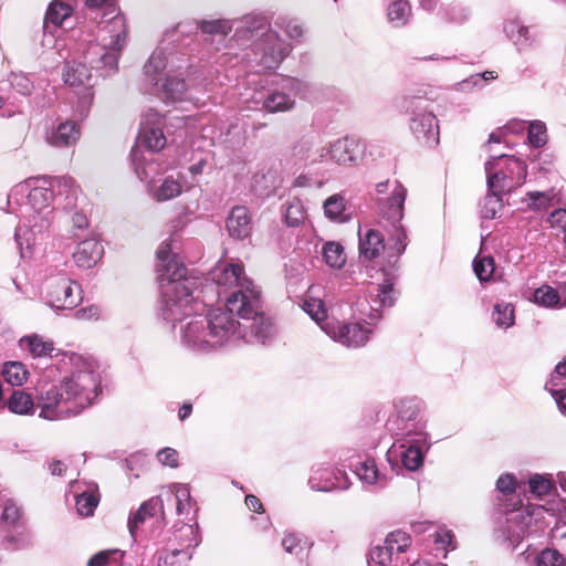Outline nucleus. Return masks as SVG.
<instances>
[{
    "label": "nucleus",
    "instance_id": "nucleus-13",
    "mask_svg": "<svg viewBox=\"0 0 566 566\" xmlns=\"http://www.w3.org/2000/svg\"><path fill=\"white\" fill-rule=\"evenodd\" d=\"M306 91V84L297 78H286L280 88L254 92L251 102L255 108L268 113L289 112L295 106V98Z\"/></svg>",
    "mask_w": 566,
    "mask_h": 566
},
{
    "label": "nucleus",
    "instance_id": "nucleus-41",
    "mask_svg": "<svg viewBox=\"0 0 566 566\" xmlns=\"http://www.w3.org/2000/svg\"><path fill=\"white\" fill-rule=\"evenodd\" d=\"M285 222L290 227H298L306 218V211L300 199L287 202L284 212Z\"/></svg>",
    "mask_w": 566,
    "mask_h": 566
},
{
    "label": "nucleus",
    "instance_id": "nucleus-22",
    "mask_svg": "<svg viewBox=\"0 0 566 566\" xmlns=\"http://www.w3.org/2000/svg\"><path fill=\"white\" fill-rule=\"evenodd\" d=\"M395 240H390V229L388 230V242L385 243L384 237L377 230L369 229L364 235L359 237V253L365 260H374L380 255L381 252L387 253L388 259L399 258L389 249L394 245Z\"/></svg>",
    "mask_w": 566,
    "mask_h": 566
},
{
    "label": "nucleus",
    "instance_id": "nucleus-3",
    "mask_svg": "<svg viewBox=\"0 0 566 566\" xmlns=\"http://www.w3.org/2000/svg\"><path fill=\"white\" fill-rule=\"evenodd\" d=\"M40 184L41 179L29 178L17 184L8 195V212L22 219L14 233L22 256L24 249L31 250L53 220V192Z\"/></svg>",
    "mask_w": 566,
    "mask_h": 566
},
{
    "label": "nucleus",
    "instance_id": "nucleus-45",
    "mask_svg": "<svg viewBox=\"0 0 566 566\" xmlns=\"http://www.w3.org/2000/svg\"><path fill=\"white\" fill-rule=\"evenodd\" d=\"M122 557L123 553L118 549L103 551L93 555L88 559L87 566H123L120 564Z\"/></svg>",
    "mask_w": 566,
    "mask_h": 566
},
{
    "label": "nucleus",
    "instance_id": "nucleus-37",
    "mask_svg": "<svg viewBox=\"0 0 566 566\" xmlns=\"http://www.w3.org/2000/svg\"><path fill=\"white\" fill-rule=\"evenodd\" d=\"M325 216L337 222H345L347 220L345 216V198L339 193L332 195L328 197L323 205Z\"/></svg>",
    "mask_w": 566,
    "mask_h": 566
},
{
    "label": "nucleus",
    "instance_id": "nucleus-19",
    "mask_svg": "<svg viewBox=\"0 0 566 566\" xmlns=\"http://www.w3.org/2000/svg\"><path fill=\"white\" fill-rule=\"evenodd\" d=\"M410 536L402 531L389 533L381 545L374 546L369 552V560L386 566L392 562L398 563V555L410 546Z\"/></svg>",
    "mask_w": 566,
    "mask_h": 566
},
{
    "label": "nucleus",
    "instance_id": "nucleus-50",
    "mask_svg": "<svg viewBox=\"0 0 566 566\" xmlns=\"http://www.w3.org/2000/svg\"><path fill=\"white\" fill-rule=\"evenodd\" d=\"M534 301L538 305H542L545 307H553L559 303L560 297L556 290H554L553 287H551L548 285H543L535 291Z\"/></svg>",
    "mask_w": 566,
    "mask_h": 566
},
{
    "label": "nucleus",
    "instance_id": "nucleus-12",
    "mask_svg": "<svg viewBox=\"0 0 566 566\" xmlns=\"http://www.w3.org/2000/svg\"><path fill=\"white\" fill-rule=\"evenodd\" d=\"M44 289L46 304L56 310H72L82 300L80 285L72 281L65 269L46 270Z\"/></svg>",
    "mask_w": 566,
    "mask_h": 566
},
{
    "label": "nucleus",
    "instance_id": "nucleus-62",
    "mask_svg": "<svg viewBox=\"0 0 566 566\" xmlns=\"http://www.w3.org/2000/svg\"><path fill=\"white\" fill-rule=\"evenodd\" d=\"M515 486V478L510 473L502 474L496 481V490L503 494L514 493Z\"/></svg>",
    "mask_w": 566,
    "mask_h": 566
},
{
    "label": "nucleus",
    "instance_id": "nucleus-24",
    "mask_svg": "<svg viewBox=\"0 0 566 566\" xmlns=\"http://www.w3.org/2000/svg\"><path fill=\"white\" fill-rule=\"evenodd\" d=\"M103 245L95 239L81 241L73 252V260L81 269H91L97 264L103 256Z\"/></svg>",
    "mask_w": 566,
    "mask_h": 566
},
{
    "label": "nucleus",
    "instance_id": "nucleus-17",
    "mask_svg": "<svg viewBox=\"0 0 566 566\" xmlns=\"http://www.w3.org/2000/svg\"><path fill=\"white\" fill-rule=\"evenodd\" d=\"M428 438L429 434L421 431L418 434L396 437L389 453L399 458L407 470L416 471L422 465L424 453L429 449Z\"/></svg>",
    "mask_w": 566,
    "mask_h": 566
},
{
    "label": "nucleus",
    "instance_id": "nucleus-55",
    "mask_svg": "<svg viewBox=\"0 0 566 566\" xmlns=\"http://www.w3.org/2000/svg\"><path fill=\"white\" fill-rule=\"evenodd\" d=\"M528 207L533 210H546L553 200V196L549 192L543 191H530L527 192Z\"/></svg>",
    "mask_w": 566,
    "mask_h": 566
},
{
    "label": "nucleus",
    "instance_id": "nucleus-59",
    "mask_svg": "<svg viewBox=\"0 0 566 566\" xmlns=\"http://www.w3.org/2000/svg\"><path fill=\"white\" fill-rule=\"evenodd\" d=\"M282 546L284 551L289 554H294L298 556L303 549V541L301 536L296 534H286L282 539Z\"/></svg>",
    "mask_w": 566,
    "mask_h": 566
},
{
    "label": "nucleus",
    "instance_id": "nucleus-49",
    "mask_svg": "<svg viewBox=\"0 0 566 566\" xmlns=\"http://www.w3.org/2000/svg\"><path fill=\"white\" fill-rule=\"evenodd\" d=\"M496 78V74L493 71H486L484 73L473 74L467 80L458 83L460 91H470L473 88H482L488 82Z\"/></svg>",
    "mask_w": 566,
    "mask_h": 566
},
{
    "label": "nucleus",
    "instance_id": "nucleus-2",
    "mask_svg": "<svg viewBox=\"0 0 566 566\" xmlns=\"http://www.w3.org/2000/svg\"><path fill=\"white\" fill-rule=\"evenodd\" d=\"M61 360L72 367L70 374L38 394L39 417L49 421L81 415L101 392V377L92 363L75 353L62 354Z\"/></svg>",
    "mask_w": 566,
    "mask_h": 566
},
{
    "label": "nucleus",
    "instance_id": "nucleus-32",
    "mask_svg": "<svg viewBox=\"0 0 566 566\" xmlns=\"http://www.w3.org/2000/svg\"><path fill=\"white\" fill-rule=\"evenodd\" d=\"M22 348H27L33 357H57L60 354H53L55 348L53 342L45 340L43 337L34 334L20 339Z\"/></svg>",
    "mask_w": 566,
    "mask_h": 566
},
{
    "label": "nucleus",
    "instance_id": "nucleus-5",
    "mask_svg": "<svg viewBox=\"0 0 566 566\" xmlns=\"http://www.w3.org/2000/svg\"><path fill=\"white\" fill-rule=\"evenodd\" d=\"M175 35V32L167 33L143 67V88L165 103L189 99L188 84L180 74H177L181 69L180 57L170 48Z\"/></svg>",
    "mask_w": 566,
    "mask_h": 566
},
{
    "label": "nucleus",
    "instance_id": "nucleus-57",
    "mask_svg": "<svg viewBox=\"0 0 566 566\" xmlns=\"http://www.w3.org/2000/svg\"><path fill=\"white\" fill-rule=\"evenodd\" d=\"M565 559L556 549H544L536 558V566H562Z\"/></svg>",
    "mask_w": 566,
    "mask_h": 566
},
{
    "label": "nucleus",
    "instance_id": "nucleus-47",
    "mask_svg": "<svg viewBox=\"0 0 566 566\" xmlns=\"http://www.w3.org/2000/svg\"><path fill=\"white\" fill-rule=\"evenodd\" d=\"M303 310L315 321L321 327L327 322V312L322 300L308 298L304 301Z\"/></svg>",
    "mask_w": 566,
    "mask_h": 566
},
{
    "label": "nucleus",
    "instance_id": "nucleus-34",
    "mask_svg": "<svg viewBox=\"0 0 566 566\" xmlns=\"http://www.w3.org/2000/svg\"><path fill=\"white\" fill-rule=\"evenodd\" d=\"M7 405L8 409L15 415H32L35 410L31 395L22 390H14Z\"/></svg>",
    "mask_w": 566,
    "mask_h": 566
},
{
    "label": "nucleus",
    "instance_id": "nucleus-35",
    "mask_svg": "<svg viewBox=\"0 0 566 566\" xmlns=\"http://www.w3.org/2000/svg\"><path fill=\"white\" fill-rule=\"evenodd\" d=\"M387 15L392 25L402 27L411 15V8L407 0H390Z\"/></svg>",
    "mask_w": 566,
    "mask_h": 566
},
{
    "label": "nucleus",
    "instance_id": "nucleus-9",
    "mask_svg": "<svg viewBox=\"0 0 566 566\" xmlns=\"http://www.w3.org/2000/svg\"><path fill=\"white\" fill-rule=\"evenodd\" d=\"M376 192L379 216L390 227V240H395L389 249L401 255L408 245L407 232L401 224L407 189L398 180H385L376 185Z\"/></svg>",
    "mask_w": 566,
    "mask_h": 566
},
{
    "label": "nucleus",
    "instance_id": "nucleus-21",
    "mask_svg": "<svg viewBox=\"0 0 566 566\" xmlns=\"http://www.w3.org/2000/svg\"><path fill=\"white\" fill-rule=\"evenodd\" d=\"M308 485L313 491L331 492L333 490H347L350 486V481L346 472L340 469L317 465L312 469Z\"/></svg>",
    "mask_w": 566,
    "mask_h": 566
},
{
    "label": "nucleus",
    "instance_id": "nucleus-16",
    "mask_svg": "<svg viewBox=\"0 0 566 566\" xmlns=\"http://www.w3.org/2000/svg\"><path fill=\"white\" fill-rule=\"evenodd\" d=\"M545 509L541 505L512 512L506 520L505 541L515 547L525 536L542 532L545 528Z\"/></svg>",
    "mask_w": 566,
    "mask_h": 566
},
{
    "label": "nucleus",
    "instance_id": "nucleus-48",
    "mask_svg": "<svg viewBox=\"0 0 566 566\" xmlns=\"http://www.w3.org/2000/svg\"><path fill=\"white\" fill-rule=\"evenodd\" d=\"M175 499H176V511L179 515H185L188 517L190 511L192 509V502L190 496V490L187 485H177L175 488Z\"/></svg>",
    "mask_w": 566,
    "mask_h": 566
},
{
    "label": "nucleus",
    "instance_id": "nucleus-30",
    "mask_svg": "<svg viewBox=\"0 0 566 566\" xmlns=\"http://www.w3.org/2000/svg\"><path fill=\"white\" fill-rule=\"evenodd\" d=\"M163 511V500L159 496H155L144 502L139 509L128 518V530L132 536H135V532L138 526L148 517H153L157 512Z\"/></svg>",
    "mask_w": 566,
    "mask_h": 566
},
{
    "label": "nucleus",
    "instance_id": "nucleus-6",
    "mask_svg": "<svg viewBox=\"0 0 566 566\" xmlns=\"http://www.w3.org/2000/svg\"><path fill=\"white\" fill-rule=\"evenodd\" d=\"M241 23L235 35L241 41L250 42L242 61L256 72L277 69L291 52V45L277 31L269 28L262 15H247Z\"/></svg>",
    "mask_w": 566,
    "mask_h": 566
},
{
    "label": "nucleus",
    "instance_id": "nucleus-14",
    "mask_svg": "<svg viewBox=\"0 0 566 566\" xmlns=\"http://www.w3.org/2000/svg\"><path fill=\"white\" fill-rule=\"evenodd\" d=\"M397 416L388 421L389 431L395 437H407L427 432L428 419L423 415V402L416 398L400 399L397 405Z\"/></svg>",
    "mask_w": 566,
    "mask_h": 566
},
{
    "label": "nucleus",
    "instance_id": "nucleus-27",
    "mask_svg": "<svg viewBox=\"0 0 566 566\" xmlns=\"http://www.w3.org/2000/svg\"><path fill=\"white\" fill-rule=\"evenodd\" d=\"M227 229L230 237L234 239L242 240L250 235L252 223L245 207L235 206L231 209L227 219Z\"/></svg>",
    "mask_w": 566,
    "mask_h": 566
},
{
    "label": "nucleus",
    "instance_id": "nucleus-39",
    "mask_svg": "<svg viewBox=\"0 0 566 566\" xmlns=\"http://www.w3.org/2000/svg\"><path fill=\"white\" fill-rule=\"evenodd\" d=\"M29 371L20 361H7L2 367L3 379L12 386H22L28 379Z\"/></svg>",
    "mask_w": 566,
    "mask_h": 566
},
{
    "label": "nucleus",
    "instance_id": "nucleus-46",
    "mask_svg": "<svg viewBox=\"0 0 566 566\" xmlns=\"http://www.w3.org/2000/svg\"><path fill=\"white\" fill-rule=\"evenodd\" d=\"M274 25L282 30L290 39L297 40L303 36L304 29L300 21L289 17H277Z\"/></svg>",
    "mask_w": 566,
    "mask_h": 566
},
{
    "label": "nucleus",
    "instance_id": "nucleus-11",
    "mask_svg": "<svg viewBox=\"0 0 566 566\" xmlns=\"http://www.w3.org/2000/svg\"><path fill=\"white\" fill-rule=\"evenodd\" d=\"M486 182L494 193L509 192L524 184L526 165L523 160L503 153H495L485 163Z\"/></svg>",
    "mask_w": 566,
    "mask_h": 566
},
{
    "label": "nucleus",
    "instance_id": "nucleus-40",
    "mask_svg": "<svg viewBox=\"0 0 566 566\" xmlns=\"http://www.w3.org/2000/svg\"><path fill=\"white\" fill-rule=\"evenodd\" d=\"M182 192V185L179 179L166 177L155 192L158 201H167L178 197Z\"/></svg>",
    "mask_w": 566,
    "mask_h": 566
},
{
    "label": "nucleus",
    "instance_id": "nucleus-64",
    "mask_svg": "<svg viewBox=\"0 0 566 566\" xmlns=\"http://www.w3.org/2000/svg\"><path fill=\"white\" fill-rule=\"evenodd\" d=\"M552 227L560 228L564 232L566 231V209L554 210L548 218Z\"/></svg>",
    "mask_w": 566,
    "mask_h": 566
},
{
    "label": "nucleus",
    "instance_id": "nucleus-18",
    "mask_svg": "<svg viewBox=\"0 0 566 566\" xmlns=\"http://www.w3.org/2000/svg\"><path fill=\"white\" fill-rule=\"evenodd\" d=\"M322 329L333 340L346 347L364 346L371 335L370 326L363 324L360 321L352 323H342L335 319L327 321Z\"/></svg>",
    "mask_w": 566,
    "mask_h": 566
},
{
    "label": "nucleus",
    "instance_id": "nucleus-63",
    "mask_svg": "<svg viewBox=\"0 0 566 566\" xmlns=\"http://www.w3.org/2000/svg\"><path fill=\"white\" fill-rule=\"evenodd\" d=\"M11 84L22 95H29L33 88L31 81L22 74H14Z\"/></svg>",
    "mask_w": 566,
    "mask_h": 566
},
{
    "label": "nucleus",
    "instance_id": "nucleus-42",
    "mask_svg": "<svg viewBox=\"0 0 566 566\" xmlns=\"http://www.w3.org/2000/svg\"><path fill=\"white\" fill-rule=\"evenodd\" d=\"M493 321L501 328H509L514 324V307L510 303H497L494 305Z\"/></svg>",
    "mask_w": 566,
    "mask_h": 566
},
{
    "label": "nucleus",
    "instance_id": "nucleus-61",
    "mask_svg": "<svg viewBox=\"0 0 566 566\" xmlns=\"http://www.w3.org/2000/svg\"><path fill=\"white\" fill-rule=\"evenodd\" d=\"M158 461L170 468L178 467V452L172 448H164L157 452Z\"/></svg>",
    "mask_w": 566,
    "mask_h": 566
},
{
    "label": "nucleus",
    "instance_id": "nucleus-8",
    "mask_svg": "<svg viewBox=\"0 0 566 566\" xmlns=\"http://www.w3.org/2000/svg\"><path fill=\"white\" fill-rule=\"evenodd\" d=\"M206 319L211 349L241 339L247 343L265 344L268 340L272 339L275 333L272 319L265 315L270 331L269 335L260 339L254 335V331L256 332L259 326L256 324H249V327L245 326L248 319L241 315H237L235 311H230L227 305L226 308H211L207 313Z\"/></svg>",
    "mask_w": 566,
    "mask_h": 566
},
{
    "label": "nucleus",
    "instance_id": "nucleus-15",
    "mask_svg": "<svg viewBox=\"0 0 566 566\" xmlns=\"http://www.w3.org/2000/svg\"><path fill=\"white\" fill-rule=\"evenodd\" d=\"M394 302V284L386 280L382 284H373L368 289V296L356 301L354 312L358 321L371 326L380 319L382 308L392 306Z\"/></svg>",
    "mask_w": 566,
    "mask_h": 566
},
{
    "label": "nucleus",
    "instance_id": "nucleus-29",
    "mask_svg": "<svg viewBox=\"0 0 566 566\" xmlns=\"http://www.w3.org/2000/svg\"><path fill=\"white\" fill-rule=\"evenodd\" d=\"M323 147L314 149V143L311 139H301L292 150L295 160L301 165H313L325 161Z\"/></svg>",
    "mask_w": 566,
    "mask_h": 566
},
{
    "label": "nucleus",
    "instance_id": "nucleus-58",
    "mask_svg": "<svg viewBox=\"0 0 566 566\" xmlns=\"http://www.w3.org/2000/svg\"><path fill=\"white\" fill-rule=\"evenodd\" d=\"M434 544L439 549H443L444 552L455 549V544L453 541V534L450 530L439 528L433 534Z\"/></svg>",
    "mask_w": 566,
    "mask_h": 566
},
{
    "label": "nucleus",
    "instance_id": "nucleus-23",
    "mask_svg": "<svg viewBox=\"0 0 566 566\" xmlns=\"http://www.w3.org/2000/svg\"><path fill=\"white\" fill-rule=\"evenodd\" d=\"M80 137V126L72 120H65L56 126H52L45 133L46 143L55 148L73 147Z\"/></svg>",
    "mask_w": 566,
    "mask_h": 566
},
{
    "label": "nucleus",
    "instance_id": "nucleus-7",
    "mask_svg": "<svg viewBox=\"0 0 566 566\" xmlns=\"http://www.w3.org/2000/svg\"><path fill=\"white\" fill-rule=\"evenodd\" d=\"M90 9H104L99 22L98 38L101 42L90 43L85 50V59L93 67L114 72L126 43L125 18L115 6L114 0H85Z\"/></svg>",
    "mask_w": 566,
    "mask_h": 566
},
{
    "label": "nucleus",
    "instance_id": "nucleus-53",
    "mask_svg": "<svg viewBox=\"0 0 566 566\" xmlns=\"http://www.w3.org/2000/svg\"><path fill=\"white\" fill-rule=\"evenodd\" d=\"M490 192L491 193L484 198L481 206V214L484 219H494L502 208L500 198L502 193H494L493 191Z\"/></svg>",
    "mask_w": 566,
    "mask_h": 566
},
{
    "label": "nucleus",
    "instance_id": "nucleus-56",
    "mask_svg": "<svg viewBox=\"0 0 566 566\" xmlns=\"http://www.w3.org/2000/svg\"><path fill=\"white\" fill-rule=\"evenodd\" d=\"M200 30L207 34H228L231 31L230 22L227 20L201 21Z\"/></svg>",
    "mask_w": 566,
    "mask_h": 566
},
{
    "label": "nucleus",
    "instance_id": "nucleus-1",
    "mask_svg": "<svg viewBox=\"0 0 566 566\" xmlns=\"http://www.w3.org/2000/svg\"><path fill=\"white\" fill-rule=\"evenodd\" d=\"M172 240L164 241L157 250V274L161 292V316L171 323H180L181 343L197 352L211 350L206 316L196 313L207 305L201 300L199 277L188 275L185 265L172 253Z\"/></svg>",
    "mask_w": 566,
    "mask_h": 566
},
{
    "label": "nucleus",
    "instance_id": "nucleus-44",
    "mask_svg": "<svg viewBox=\"0 0 566 566\" xmlns=\"http://www.w3.org/2000/svg\"><path fill=\"white\" fill-rule=\"evenodd\" d=\"M355 473L360 481L367 484H375L381 481L376 463L374 459L370 458L361 461L356 467Z\"/></svg>",
    "mask_w": 566,
    "mask_h": 566
},
{
    "label": "nucleus",
    "instance_id": "nucleus-26",
    "mask_svg": "<svg viewBox=\"0 0 566 566\" xmlns=\"http://www.w3.org/2000/svg\"><path fill=\"white\" fill-rule=\"evenodd\" d=\"M72 7L69 3L55 0L53 1L45 13L43 30L44 34H53V29L67 28L69 21L72 18Z\"/></svg>",
    "mask_w": 566,
    "mask_h": 566
},
{
    "label": "nucleus",
    "instance_id": "nucleus-52",
    "mask_svg": "<svg viewBox=\"0 0 566 566\" xmlns=\"http://www.w3.org/2000/svg\"><path fill=\"white\" fill-rule=\"evenodd\" d=\"M528 486L532 494L542 497L551 492L553 482L546 475L533 474L528 480Z\"/></svg>",
    "mask_w": 566,
    "mask_h": 566
},
{
    "label": "nucleus",
    "instance_id": "nucleus-28",
    "mask_svg": "<svg viewBox=\"0 0 566 566\" xmlns=\"http://www.w3.org/2000/svg\"><path fill=\"white\" fill-rule=\"evenodd\" d=\"M84 60H85V63H77V62L73 61V62H67L65 64L64 71H63V80H64L65 84H67L70 86H81V85H85V83L90 81L91 74L86 66L87 60L85 57H84ZM88 64H91V63L88 62ZM90 66L93 69L92 65H90ZM94 70L98 71V69H96V67H94ZM117 70H118V66L116 67V70L114 72L107 73L106 69H99V71L102 72V74L104 76L112 75V74L116 73Z\"/></svg>",
    "mask_w": 566,
    "mask_h": 566
},
{
    "label": "nucleus",
    "instance_id": "nucleus-38",
    "mask_svg": "<svg viewBox=\"0 0 566 566\" xmlns=\"http://www.w3.org/2000/svg\"><path fill=\"white\" fill-rule=\"evenodd\" d=\"M322 255L325 263L333 269H340L346 262L344 248L338 242L329 241L324 243Z\"/></svg>",
    "mask_w": 566,
    "mask_h": 566
},
{
    "label": "nucleus",
    "instance_id": "nucleus-31",
    "mask_svg": "<svg viewBox=\"0 0 566 566\" xmlns=\"http://www.w3.org/2000/svg\"><path fill=\"white\" fill-rule=\"evenodd\" d=\"M76 481L71 482V490L76 492ZM96 492V486H90L86 491L75 493V505L80 515L85 517L93 515L99 503V496Z\"/></svg>",
    "mask_w": 566,
    "mask_h": 566
},
{
    "label": "nucleus",
    "instance_id": "nucleus-51",
    "mask_svg": "<svg viewBox=\"0 0 566 566\" xmlns=\"http://www.w3.org/2000/svg\"><path fill=\"white\" fill-rule=\"evenodd\" d=\"M566 379V359L558 363L551 375V378L545 384V389L552 395H556L558 387L565 385Z\"/></svg>",
    "mask_w": 566,
    "mask_h": 566
},
{
    "label": "nucleus",
    "instance_id": "nucleus-4",
    "mask_svg": "<svg viewBox=\"0 0 566 566\" xmlns=\"http://www.w3.org/2000/svg\"><path fill=\"white\" fill-rule=\"evenodd\" d=\"M210 280L226 293V305L237 315L243 316L249 324H256L255 332L260 339L269 335L270 325L265 321V314L261 311V291L244 274L243 265L240 263H219L210 272Z\"/></svg>",
    "mask_w": 566,
    "mask_h": 566
},
{
    "label": "nucleus",
    "instance_id": "nucleus-20",
    "mask_svg": "<svg viewBox=\"0 0 566 566\" xmlns=\"http://www.w3.org/2000/svg\"><path fill=\"white\" fill-rule=\"evenodd\" d=\"M325 161L329 160L340 166H356L361 159L363 146L360 140L353 136H346L332 142L328 147H323Z\"/></svg>",
    "mask_w": 566,
    "mask_h": 566
},
{
    "label": "nucleus",
    "instance_id": "nucleus-60",
    "mask_svg": "<svg viewBox=\"0 0 566 566\" xmlns=\"http://www.w3.org/2000/svg\"><path fill=\"white\" fill-rule=\"evenodd\" d=\"M140 156H142V154L138 148H134L132 150V160L135 166V171H136L138 178L142 181H145L150 176V172L153 171V169H151L153 165L149 164L147 166H144L142 164Z\"/></svg>",
    "mask_w": 566,
    "mask_h": 566
},
{
    "label": "nucleus",
    "instance_id": "nucleus-43",
    "mask_svg": "<svg viewBox=\"0 0 566 566\" xmlns=\"http://www.w3.org/2000/svg\"><path fill=\"white\" fill-rule=\"evenodd\" d=\"M472 266L476 277L481 282L489 281L495 271L494 260L489 255H476L473 260Z\"/></svg>",
    "mask_w": 566,
    "mask_h": 566
},
{
    "label": "nucleus",
    "instance_id": "nucleus-33",
    "mask_svg": "<svg viewBox=\"0 0 566 566\" xmlns=\"http://www.w3.org/2000/svg\"><path fill=\"white\" fill-rule=\"evenodd\" d=\"M191 545L181 549H164L157 553L158 566H187L192 557Z\"/></svg>",
    "mask_w": 566,
    "mask_h": 566
},
{
    "label": "nucleus",
    "instance_id": "nucleus-25",
    "mask_svg": "<svg viewBox=\"0 0 566 566\" xmlns=\"http://www.w3.org/2000/svg\"><path fill=\"white\" fill-rule=\"evenodd\" d=\"M503 30L506 38L518 52L524 51L536 42V34L531 31L530 27L523 24L517 19L507 20L503 25Z\"/></svg>",
    "mask_w": 566,
    "mask_h": 566
},
{
    "label": "nucleus",
    "instance_id": "nucleus-10",
    "mask_svg": "<svg viewBox=\"0 0 566 566\" xmlns=\"http://www.w3.org/2000/svg\"><path fill=\"white\" fill-rule=\"evenodd\" d=\"M398 107L409 116V130L419 143L428 147L439 144L440 130L437 116L422 98L405 95L399 101Z\"/></svg>",
    "mask_w": 566,
    "mask_h": 566
},
{
    "label": "nucleus",
    "instance_id": "nucleus-36",
    "mask_svg": "<svg viewBox=\"0 0 566 566\" xmlns=\"http://www.w3.org/2000/svg\"><path fill=\"white\" fill-rule=\"evenodd\" d=\"M140 138L148 150L155 153L161 150L166 145V137L161 127L140 126Z\"/></svg>",
    "mask_w": 566,
    "mask_h": 566
},
{
    "label": "nucleus",
    "instance_id": "nucleus-54",
    "mask_svg": "<svg viewBox=\"0 0 566 566\" xmlns=\"http://www.w3.org/2000/svg\"><path fill=\"white\" fill-rule=\"evenodd\" d=\"M527 138L534 147L544 146L547 140L545 124L539 120L532 122L528 126Z\"/></svg>",
    "mask_w": 566,
    "mask_h": 566
}]
</instances>
